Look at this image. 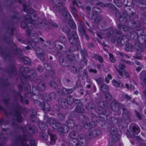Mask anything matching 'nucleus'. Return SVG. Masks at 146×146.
<instances>
[{"label":"nucleus","mask_w":146,"mask_h":146,"mask_svg":"<svg viewBox=\"0 0 146 146\" xmlns=\"http://www.w3.org/2000/svg\"><path fill=\"white\" fill-rule=\"evenodd\" d=\"M102 34L108 38L110 37V39L112 43L114 44L117 42V44L120 46L129 40L128 36L123 35L121 31L117 30L114 27H110L105 30Z\"/></svg>","instance_id":"nucleus-1"},{"label":"nucleus","mask_w":146,"mask_h":146,"mask_svg":"<svg viewBox=\"0 0 146 146\" xmlns=\"http://www.w3.org/2000/svg\"><path fill=\"white\" fill-rule=\"evenodd\" d=\"M3 101L4 103L7 105V110H6L1 105L0 110L3 111L4 113L7 115L10 114L14 115V118L18 122H21L23 120L21 112L24 110V109L17 103L14 104H9V99H5Z\"/></svg>","instance_id":"nucleus-2"},{"label":"nucleus","mask_w":146,"mask_h":146,"mask_svg":"<svg viewBox=\"0 0 146 146\" xmlns=\"http://www.w3.org/2000/svg\"><path fill=\"white\" fill-rule=\"evenodd\" d=\"M23 11L29 14L30 15H27L24 16V20L25 21H27L29 24L27 25V33L29 36L31 37H35L36 36V33L34 31L31 30L32 28L33 24L34 23L35 21L37 18V15L36 14L33 13V9L28 7L26 5L23 4Z\"/></svg>","instance_id":"nucleus-3"},{"label":"nucleus","mask_w":146,"mask_h":146,"mask_svg":"<svg viewBox=\"0 0 146 146\" xmlns=\"http://www.w3.org/2000/svg\"><path fill=\"white\" fill-rule=\"evenodd\" d=\"M11 49L10 52L8 53L3 52V49L0 46V53H1L3 57L4 58H7L10 55L14 56L16 55L17 57L22 59L24 60V63L26 65H30L31 61L28 58L26 57H23L22 55V52L21 49L17 48V47L15 45L12 41L11 44Z\"/></svg>","instance_id":"nucleus-4"},{"label":"nucleus","mask_w":146,"mask_h":146,"mask_svg":"<svg viewBox=\"0 0 146 146\" xmlns=\"http://www.w3.org/2000/svg\"><path fill=\"white\" fill-rule=\"evenodd\" d=\"M21 128L23 132V137L21 136H18L16 139V144L19 146H29L26 143L27 133L29 135L36 133L37 131V128L34 126L30 127L28 125L24 128L21 127Z\"/></svg>","instance_id":"nucleus-5"},{"label":"nucleus","mask_w":146,"mask_h":146,"mask_svg":"<svg viewBox=\"0 0 146 146\" xmlns=\"http://www.w3.org/2000/svg\"><path fill=\"white\" fill-rule=\"evenodd\" d=\"M30 68L28 67L21 66L20 68V73L19 76L22 82L25 83L28 80H31L33 78H31L30 76H27L26 74L28 73L30 71Z\"/></svg>","instance_id":"nucleus-6"},{"label":"nucleus","mask_w":146,"mask_h":146,"mask_svg":"<svg viewBox=\"0 0 146 146\" xmlns=\"http://www.w3.org/2000/svg\"><path fill=\"white\" fill-rule=\"evenodd\" d=\"M38 43H36L35 41H32L31 43V46L36 52V55L41 61H43L44 58L43 56L44 52L40 48L37 46Z\"/></svg>","instance_id":"nucleus-7"},{"label":"nucleus","mask_w":146,"mask_h":146,"mask_svg":"<svg viewBox=\"0 0 146 146\" xmlns=\"http://www.w3.org/2000/svg\"><path fill=\"white\" fill-rule=\"evenodd\" d=\"M48 135L50 136V141L49 143L51 145L54 144L55 143L56 137L55 135L50 133L48 130V133L44 131L41 132L40 135V137L43 139L47 140L48 138Z\"/></svg>","instance_id":"nucleus-8"},{"label":"nucleus","mask_w":146,"mask_h":146,"mask_svg":"<svg viewBox=\"0 0 146 146\" xmlns=\"http://www.w3.org/2000/svg\"><path fill=\"white\" fill-rule=\"evenodd\" d=\"M50 125L55 129H57L58 131H59V128H61V126L60 124L56 120L52 118L50 119Z\"/></svg>","instance_id":"nucleus-9"},{"label":"nucleus","mask_w":146,"mask_h":146,"mask_svg":"<svg viewBox=\"0 0 146 146\" xmlns=\"http://www.w3.org/2000/svg\"><path fill=\"white\" fill-rule=\"evenodd\" d=\"M118 67L119 69H118L117 67L115 66V68L118 72V74H117V76L119 79H121L123 76V71L125 70L124 69L125 68V66L123 64L120 63Z\"/></svg>","instance_id":"nucleus-10"},{"label":"nucleus","mask_w":146,"mask_h":146,"mask_svg":"<svg viewBox=\"0 0 146 146\" xmlns=\"http://www.w3.org/2000/svg\"><path fill=\"white\" fill-rule=\"evenodd\" d=\"M60 80L56 78L50 82L49 84L52 89H55L58 88V86L60 84Z\"/></svg>","instance_id":"nucleus-11"},{"label":"nucleus","mask_w":146,"mask_h":146,"mask_svg":"<svg viewBox=\"0 0 146 146\" xmlns=\"http://www.w3.org/2000/svg\"><path fill=\"white\" fill-rule=\"evenodd\" d=\"M68 39L70 44L73 46H76L79 48L80 47V42L79 38L68 37Z\"/></svg>","instance_id":"nucleus-12"},{"label":"nucleus","mask_w":146,"mask_h":146,"mask_svg":"<svg viewBox=\"0 0 146 146\" xmlns=\"http://www.w3.org/2000/svg\"><path fill=\"white\" fill-rule=\"evenodd\" d=\"M53 1L55 4L54 6V9L57 12H59L62 9L60 6H62L61 0H53Z\"/></svg>","instance_id":"nucleus-13"},{"label":"nucleus","mask_w":146,"mask_h":146,"mask_svg":"<svg viewBox=\"0 0 146 146\" xmlns=\"http://www.w3.org/2000/svg\"><path fill=\"white\" fill-rule=\"evenodd\" d=\"M111 109L113 111H119L120 109V105L119 102L115 100L112 101L111 104Z\"/></svg>","instance_id":"nucleus-14"},{"label":"nucleus","mask_w":146,"mask_h":146,"mask_svg":"<svg viewBox=\"0 0 146 146\" xmlns=\"http://www.w3.org/2000/svg\"><path fill=\"white\" fill-rule=\"evenodd\" d=\"M131 24V25L133 27V28H134L135 29L139 31L137 33H138L139 34H140V33H139V32L141 31L142 32V30H141L140 31V27L141 25V23L140 21H130V24Z\"/></svg>","instance_id":"nucleus-15"},{"label":"nucleus","mask_w":146,"mask_h":146,"mask_svg":"<svg viewBox=\"0 0 146 146\" xmlns=\"http://www.w3.org/2000/svg\"><path fill=\"white\" fill-rule=\"evenodd\" d=\"M122 110H123V116L124 117V120H129L131 115V113L127 109L124 108H123Z\"/></svg>","instance_id":"nucleus-16"},{"label":"nucleus","mask_w":146,"mask_h":146,"mask_svg":"<svg viewBox=\"0 0 146 146\" xmlns=\"http://www.w3.org/2000/svg\"><path fill=\"white\" fill-rule=\"evenodd\" d=\"M54 44L56 47L60 50L66 48V45L63 42L56 41L54 42Z\"/></svg>","instance_id":"nucleus-17"},{"label":"nucleus","mask_w":146,"mask_h":146,"mask_svg":"<svg viewBox=\"0 0 146 146\" xmlns=\"http://www.w3.org/2000/svg\"><path fill=\"white\" fill-rule=\"evenodd\" d=\"M60 64L64 67H68L70 65V62L66 58L61 57L59 59Z\"/></svg>","instance_id":"nucleus-18"},{"label":"nucleus","mask_w":146,"mask_h":146,"mask_svg":"<svg viewBox=\"0 0 146 146\" xmlns=\"http://www.w3.org/2000/svg\"><path fill=\"white\" fill-rule=\"evenodd\" d=\"M101 12V10L100 8L97 7H93L92 9V14L91 16L92 19H94L97 15L99 14Z\"/></svg>","instance_id":"nucleus-19"},{"label":"nucleus","mask_w":146,"mask_h":146,"mask_svg":"<svg viewBox=\"0 0 146 146\" xmlns=\"http://www.w3.org/2000/svg\"><path fill=\"white\" fill-rule=\"evenodd\" d=\"M101 12V10L100 8L97 7H93L92 9V14L91 16L92 19H94L97 15L99 14Z\"/></svg>","instance_id":"nucleus-20"},{"label":"nucleus","mask_w":146,"mask_h":146,"mask_svg":"<svg viewBox=\"0 0 146 146\" xmlns=\"http://www.w3.org/2000/svg\"><path fill=\"white\" fill-rule=\"evenodd\" d=\"M59 104L60 106L64 108H66L68 106V103L65 99L60 98L58 100Z\"/></svg>","instance_id":"nucleus-21"},{"label":"nucleus","mask_w":146,"mask_h":146,"mask_svg":"<svg viewBox=\"0 0 146 146\" xmlns=\"http://www.w3.org/2000/svg\"><path fill=\"white\" fill-rule=\"evenodd\" d=\"M134 33L136 34L137 35V39L140 42L141 41V39H144L143 42L145 43V46L146 47V35H144L142 33H140L139 34L138 33Z\"/></svg>","instance_id":"nucleus-22"},{"label":"nucleus","mask_w":146,"mask_h":146,"mask_svg":"<svg viewBox=\"0 0 146 146\" xmlns=\"http://www.w3.org/2000/svg\"><path fill=\"white\" fill-rule=\"evenodd\" d=\"M99 104L101 108L100 109L98 110L97 112L100 114H104L106 112L104 111V110L102 108L105 106L106 103L104 101H101L99 103Z\"/></svg>","instance_id":"nucleus-23"},{"label":"nucleus","mask_w":146,"mask_h":146,"mask_svg":"<svg viewBox=\"0 0 146 146\" xmlns=\"http://www.w3.org/2000/svg\"><path fill=\"white\" fill-rule=\"evenodd\" d=\"M117 135H113L110 136L109 139V144L111 145H112L117 142L118 139Z\"/></svg>","instance_id":"nucleus-24"},{"label":"nucleus","mask_w":146,"mask_h":146,"mask_svg":"<svg viewBox=\"0 0 146 146\" xmlns=\"http://www.w3.org/2000/svg\"><path fill=\"white\" fill-rule=\"evenodd\" d=\"M86 136L83 134H80L78 136L77 139L80 145H82L86 141Z\"/></svg>","instance_id":"nucleus-25"},{"label":"nucleus","mask_w":146,"mask_h":146,"mask_svg":"<svg viewBox=\"0 0 146 146\" xmlns=\"http://www.w3.org/2000/svg\"><path fill=\"white\" fill-rule=\"evenodd\" d=\"M81 106H82V104H80L79 105H77L74 109V111L78 113H83L84 109Z\"/></svg>","instance_id":"nucleus-26"},{"label":"nucleus","mask_w":146,"mask_h":146,"mask_svg":"<svg viewBox=\"0 0 146 146\" xmlns=\"http://www.w3.org/2000/svg\"><path fill=\"white\" fill-rule=\"evenodd\" d=\"M40 106L42 108L43 111H48L50 110V106L47 103H41L40 104Z\"/></svg>","instance_id":"nucleus-27"},{"label":"nucleus","mask_w":146,"mask_h":146,"mask_svg":"<svg viewBox=\"0 0 146 146\" xmlns=\"http://www.w3.org/2000/svg\"><path fill=\"white\" fill-rule=\"evenodd\" d=\"M95 125L96 123L94 122L91 121L89 123H86L84 125V127L88 129H89L95 127Z\"/></svg>","instance_id":"nucleus-28"},{"label":"nucleus","mask_w":146,"mask_h":146,"mask_svg":"<svg viewBox=\"0 0 146 146\" xmlns=\"http://www.w3.org/2000/svg\"><path fill=\"white\" fill-rule=\"evenodd\" d=\"M70 11L72 13L74 16L75 18H76L78 13V11L73 5H70Z\"/></svg>","instance_id":"nucleus-29"},{"label":"nucleus","mask_w":146,"mask_h":146,"mask_svg":"<svg viewBox=\"0 0 146 146\" xmlns=\"http://www.w3.org/2000/svg\"><path fill=\"white\" fill-rule=\"evenodd\" d=\"M140 78L143 83L146 84V72H143L140 74Z\"/></svg>","instance_id":"nucleus-30"},{"label":"nucleus","mask_w":146,"mask_h":146,"mask_svg":"<svg viewBox=\"0 0 146 146\" xmlns=\"http://www.w3.org/2000/svg\"><path fill=\"white\" fill-rule=\"evenodd\" d=\"M80 25L78 28L79 31L82 34V35H85L86 31L84 28V25L83 24L82 22H80Z\"/></svg>","instance_id":"nucleus-31"},{"label":"nucleus","mask_w":146,"mask_h":146,"mask_svg":"<svg viewBox=\"0 0 146 146\" xmlns=\"http://www.w3.org/2000/svg\"><path fill=\"white\" fill-rule=\"evenodd\" d=\"M13 13L15 14V15L12 16L11 17L12 19L14 22L17 23L19 21L20 18L17 17V16L19 15L18 12L14 11Z\"/></svg>","instance_id":"nucleus-32"},{"label":"nucleus","mask_w":146,"mask_h":146,"mask_svg":"<svg viewBox=\"0 0 146 146\" xmlns=\"http://www.w3.org/2000/svg\"><path fill=\"white\" fill-rule=\"evenodd\" d=\"M61 128H59V131L61 133H67L69 131V128L67 125H62L61 127Z\"/></svg>","instance_id":"nucleus-33"},{"label":"nucleus","mask_w":146,"mask_h":146,"mask_svg":"<svg viewBox=\"0 0 146 146\" xmlns=\"http://www.w3.org/2000/svg\"><path fill=\"white\" fill-rule=\"evenodd\" d=\"M39 127L42 130H45L47 128V123L42 121H40L38 123Z\"/></svg>","instance_id":"nucleus-34"},{"label":"nucleus","mask_w":146,"mask_h":146,"mask_svg":"<svg viewBox=\"0 0 146 146\" xmlns=\"http://www.w3.org/2000/svg\"><path fill=\"white\" fill-rule=\"evenodd\" d=\"M132 131L134 134H137L140 131V129L139 127L137 125H133L132 127Z\"/></svg>","instance_id":"nucleus-35"},{"label":"nucleus","mask_w":146,"mask_h":146,"mask_svg":"<svg viewBox=\"0 0 146 146\" xmlns=\"http://www.w3.org/2000/svg\"><path fill=\"white\" fill-rule=\"evenodd\" d=\"M36 112L35 110H33L32 113L30 114V117L33 122H35L36 119Z\"/></svg>","instance_id":"nucleus-36"},{"label":"nucleus","mask_w":146,"mask_h":146,"mask_svg":"<svg viewBox=\"0 0 146 146\" xmlns=\"http://www.w3.org/2000/svg\"><path fill=\"white\" fill-rule=\"evenodd\" d=\"M69 142L75 146H79L80 145L76 138L70 139Z\"/></svg>","instance_id":"nucleus-37"},{"label":"nucleus","mask_w":146,"mask_h":146,"mask_svg":"<svg viewBox=\"0 0 146 146\" xmlns=\"http://www.w3.org/2000/svg\"><path fill=\"white\" fill-rule=\"evenodd\" d=\"M80 53L84 60L83 61L86 64L87 60L86 59V58L87 56V54L86 50L84 49L80 51Z\"/></svg>","instance_id":"nucleus-38"},{"label":"nucleus","mask_w":146,"mask_h":146,"mask_svg":"<svg viewBox=\"0 0 146 146\" xmlns=\"http://www.w3.org/2000/svg\"><path fill=\"white\" fill-rule=\"evenodd\" d=\"M8 73L11 76L12 75H15L16 74V71L14 65H12L10 67L8 71Z\"/></svg>","instance_id":"nucleus-39"},{"label":"nucleus","mask_w":146,"mask_h":146,"mask_svg":"<svg viewBox=\"0 0 146 146\" xmlns=\"http://www.w3.org/2000/svg\"><path fill=\"white\" fill-rule=\"evenodd\" d=\"M17 96L20 98V101L21 103H25L26 104H28L29 101L27 99L24 100L23 96L21 95V94L20 92H18L17 93Z\"/></svg>","instance_id":"nucleus-40"},{"label":"nucleus","mask_w":146,"mask_h":146,"mask_svg":"<svg viewBox=\"0 0 146 146\" xmlns=\"http://www.w3.org/2000/svg\"><path fill=\"white\" fill-rule=\"evenodd\" d=\"M38 86L39 90L42 91H44L46 87L45 84L42 82L38 83Z\"/></svg>","instance_id":"nucleus-41"},{"label":"nucleus","mask_w":146,"mask_h":146,"mask_svg":"<svg viewBox=\"0 0 146 146\" xmlns=\"http://www.w3.org/2000/svg\"><path fill=\"white\" fill-rule=\"evenodd\" d=\"M125 50L128 51H133V48L132 44L130 43H127L125 44Z\"/></svg>","instance_id":"nucleus-42"},{"label":"nucleus","mask_w":146,"mask_h":146,"mask_svg":"<svg viewBox=\"0 0 146 146\" xmlns=\"http://www.w3.org/2000/svg\"><path fill=\"white\" fill-rule=\"evenodd\" d=\"M100 89L103 92H105L108 91L109 89L108 86L106 84H104L100 86Z\"/></svg>","instance_id":"nucleus-43"},{"label":"nucleus","mask_w":146,"mask_h":146,"mask_svg":"<svg viewBox=\"0 0 146 146\" xmlns=\"http://www.w3.org/2000/svg\"><path fill=\"white\" fill-rule=\"evenodd\" d=\"M117 130L114 127H111L110 132V136H113V135H117Z\"/></svg>","instance_id":"nucleus-44"},{"label":"nucleus","mask_w":146,"mask_h":146,"mask_svg":"<svg viewBox=\"0 0 146 146\" xmlns=\"http://www.w3.org/2000/svg\"><path fill=\"white\" fill-rule=\"evenodd\" d=\"M139 17L138 15L133 12L130 15H127L126 17L127 19H133L135 18H137Z\"/></svg>","instance_id":"nucleus-45"},{"label":"nucleus","mask_w":146,"mask_h":146,"mask_svg":"<svg viewBox=\"0 0 146 146\" xmlns=\"http://www.w3.org/2000/svg\"><path fill=\"white\" fill-rule=\"evenodd\" d=\"M50 96L49 94L44 93L42 95V97L45 101H51V97Z\"/></svg>","instance_id":"nucleus-46"},{"label":"nucleus","mask_w":146,"mask_h":146,"mask_svg":"<svg viewBox=\"0 0 146 146\" xmlns=\"http://www.w3.org/2000/svg\"><path fill=\"white\" fill-rule=\"evenodd\" d=\"M68 22L69 26L72 29H75L76 28V25L72 20H70Z\"/></svg>","instance_id":"nucleus-47"},{"label":"nucleus","mask_w":146,"mask_h":146,"mask_svg":"<svg viewBox=\"0 0 146 146\" xmlns=\"http://www.w3.org/2000/svg\"><path fill=\"white\" fill-rule=\"evenodd\" d=\"M109 121L113 123V124H115L116 123L117 124L118 122H119V121L117 119L113 117H110L109 118Z\"/></svg>","instance_id":"nucleus-48"},{"label":"nucleus","mask_w":146,"mask_h":146,"mask_svg":"<svg viewBox=\"0 0 146 146\" xmlns=\"http://www.w3.org/2000/svg\"><path fill=\"white\" fill-rule=\"evenodd\" d=\"M94 58L96 60H98L100 62L102 63L103 62V58L101 56L98 54H94Z\"/></svg>","instance_id":"nucleus-49"},{"label":"nucleus","mask_w":146,"mask_h":146,"mask_svg":"<svg viewBox=\"0 0 146 146\" xmlns=\"http://www.w3.org/2000/svg\"><path fill=\"white\" fill-rule=\"evenodd\" d=\"M66 102L68 104L71 105L74 102V98L70 95L67 97Z\"/></svg>","instance_id":"nucleus-50"},{"label":"nucleus","mask_w":146,"mask_h":146,"mask_svg":"<svg viewBox=\"0 0 146 146\" xmlns=\"http://www.w3.org/2000/svg\"><path fill=\"white\" fill-rule=\"evenodd\" d=\"M86 107L88 110L92 109L95 108V105L94 103L91 102L86 105Z\"/></svg>","instance_id":"nucleus-51"},{"label":"nucleus","mask_w":146,"mask_h":146,"mask_svg":"<svg viewBox=\"0 0 146 146\" xmlns=\"http://www.w3.org/2000/svg\"><path fill=\"white\" fill-rule=\"evenodd\" d=\"M66 115L61 113H59L58 114V118L60 121H62L64 119Z\"/></svg>","instance_id":"nucleus-52"},{"label":"nucleus","mask_w":146,"mask_h":146,"mask_svg":"<svg viewBox=\"0 0 146 146\" xmlns=\"http://www.w3.org/2000/svg\"><path fill=\"white\" fill-rule=\"evenodd\" d=\"M91 131L93 135L94 138L98 137L100 134V131L98 130H94L92 131Z\"/></svg>","instance_id":"nucleus-53"},{"label":"nucleus","mask_w":146,"mask_h":146,"mask_svg":"<svg viewBox=\"0 0 146 146\" xmlns=\"http://www.w3.org/2000/svg\"><path fill=\"white\" fill-rule=\"evenodd\" d=\"M67 123L69 125V126L71 127H73L75 125L74 121L72 119L68 120L67 121Z\"/></svg>","instance_id":"nucleus-54"},{"label":"nucleus","mask_w":146,"mask_h":146,"mask_svg":"<svg viewBox=\"0 0 146 146\" xmlns=\"http://www.w3.org/2000/svg\"><path fill=\"white\" fill-rule=\"evenodd\" d=\"M106 99L108 101H110L112 99L111 94L109 93H107L105 94Z\"/></svg>","instance_id":"nucleus-55"},{"label":"nucleus","mask_w":146,"mask_h":146,"mask_svg":"<svg viewBox=\"0 0 146 146\" xmlns=\"http://www.w3.org/2000/svg\"><path fill=\"white\" fill-rule=\"evenodd\" d=\"M15 27L13 25H10L9 27H8V31L9 32V31L11 33V35H13V31L15 30Z\"/></svg>","instance_id":"nucleus-56"},{"label":"nucleus","mask_w":146,"mask_h":146,"mask_svg":"<svg viewBox=\"0 0 146 146\" xmlns=\"http://www.w3.org/2000/svg\"><path fill=\"white\" fill-rule=\"evenodd\" d=\"M87 137L89 139L94 138L92 131H89L87 133Z\"/></svg>","instance_id":"nucleus-57"},{"label":"nucleus","mask_w":146,"mask_h":146,"mask_svg":"<svg viewBox=\"0 0 146 146\" xmlns=\"http://www.w3.org/2000/svg\"><path fill=\"white\" fill-rule=\"evenodd\" d=\"M81 76L83 78H85L86 79L88 78V75L87 74V71L86 70H84L82 71V73L81 74Z\"/></svg>","instance_id":"nucleus-58"},{"label":"nucleus","mask_w":146,"mask_h":146,"mask_svg":"<svg viewBox=\"0 0 146 146\" xmlns=\"http://www.w3.org/2000/svg\"><path fill=\"white\" fill-rule=\"evenodd\" d=\"M23 20H24V17L23 18ZM24 22H21V26L23 29H24L26 27V26L27 27V25L29 24V23H28L27 21H25L24 20Z\"/></svg>","instance_id":"nucleus-59"},{"label":"nucleus","mask_w":146,"mask_h":146,"mask_svg":"<svg viewBox=\"0 0 146 146\" xmlns=\"http://www.w3.org/2000/svg\"><path fill=\"white\" fill-rule=\"evenodd\" d=\"M94 22L96 23H98L102 19V17L100 16H98L96 18L94 17Z\"/></svg>","instance_id":"nucleus-60"},{"label":"nucleus","mask_w":146,"mask_h":146,"mask_svg":"<svg viewBox=\"0 0 146 146\" xmlns=\"http://www.w3.org/2000/svg\"><path fill=\"white\" fill-rule=\"evenodd\" d=\"M63 15L66 17H68V19L70 18L71 17V15L67 11H65L63 13Z\"/></svg>","instance_id":"nucleus-61"},{"label":"nucleus","mask_w":146,"mask_h":146,"mask_svg":"<svg viewBox=\"0 0 146 146\" xmlns=\"http://www.w3.org/2000/svg\"><path fill=\"white\" fill-rule=\"evenodd\" d=\"M0 82L1 83V86H5L6 85H8V83L6 80H5L3 79L0 80Z\"/></svg>","instance_id":"nucleus-62"},{"label":"nucleus","mask_w":146,"mask_h":146,"mask_svg":"<svg viewBox=\"0 0 146 146\" xmlns=\"http://www.w3.org/2000/svg\"><path fill=\"white\" fill-rule=\"evenodd\" d=\"M66 56L69 61H73L74 60L75 56H74L73 55H71L67 54Z\"/></svg>","instance_id":"nucleus-63"},{"label":"nucleus","mask_w":146,"mask_h":146,"mask_svg":"<svg viewBox=\"0 0 146 146\" xmlns=\"http://www.w3.org/2000/svg\"><path fill=\"white\" fill-rule=\"evenodd\" d=\"M76 133H77L76 131H72L70 133L69 136L71 139L74 138V137L76 136Z\"/></svg>","instance_id":"nucleus-64"}]
</instances>
